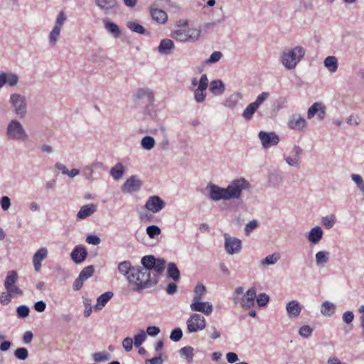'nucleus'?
Here are the masks:
<instances>
[{
  "instance_id": "obj_12",
  "label": "nucleus",
  "mask_w": 364,
  "mask_h": 364,
  "mask_svg": "<svg viewBox=\"0 0 364 364\" xmlns=\"http://www.w3.org/2000/svg\"><path fill=\"white\" fill-rule=\"evenodd\" d=\"M166 205L165 202L158 196H153L148 198L145 203V208L156 213L160 212Z\"/></svg>"
},
{
  "instance_id": "obj_55",
  "label": "nucleus",
  "mask_w": 364,
  "mask_h": 364,
  "mask_svg": "<svg viewBox=\"0 0 364 364\" xmlns=\"http://www.w3.org/2000/svg\"><path fill=\"white\" fill-rule=\"evenodd\" d=\"M16 295V293L2 292L0 294V303L3 305H7L11 302V297Z\"/></svg>"
},
{
  "instance_id": "obj_16",
  "label": "nucleus",
  "mask_w": 364,
  "mask_h": 364,
  "mask_svg": "<svg viewBox=\"0 0 364 364\" xmlns=\"http://www.w3.org/2000/svg\"><path fill=\"white\" fill-rule=\"evenodd\" d=\"M190 307L193 311L202 312L205 315H210L213 311V306L210 302L200 300L193 301Z\"/></svg>"
},
{
  "instance_id": "obj_62",
  "label": "nucleus",
  "mask_w": 364,
  "mask_h": 364,
  "mask_svg": "<svg viewBox=\"0 0 364 364\" xmlns=\"http://www.w3.org/2000/svg\"><path fill=\"white\" fill-rule=\"evenodd\" d=\"M18 77L14 73L7 74L6 83L10 86H14L18 82Z\"/></svg>"
},
{
  "instance_id": "obj_46",
  "label": "nucleus",
  "mask_w": 364,
  "mask_h": 364,
  "mask_svg": "<svg viewBox=\"0 0 364 364\" xmlns=\"http://www.w3.org/2000/svg\"><path fill=\"white\" fill-rule=\"evenodd\" d=\"M321 223L326 229H330L333 228L336 223V216L334 215H331L323 217L321 219Z\"/></svg>"
},
{
  "instance_id": "obj_14",
  "label": "nucleus",
  "mask_w": 364,
  "mask_h": 364,
  "mask_svg": "<svg viewBox=\"0 0 364 364\" xmlns=\"http://www.w3.org/2000/svg\"><path fill=\"white\" fill-rule=\"evenodd\" d=\"M141 186V181L137 179L135 176H132L124 182L122 187V191L124 193H132L139 191Z\"/></svg>"
},
{
  "instance_id": "obj_21",
  "label": "nucleus",
  "mask_w": 364,
  "mask_h": 364,
  "mask_svg": "<svg viewBox=\"0 0 364 364\" xmlns=\"http://www.w3.org/2000/svg\"><path fill=\"white\" fill-rule=\"evenodd\" d=\"M48 250L46 247H41L38 250L33 257V264L36 272H39L41 268L42 261L47 257Z\"/></svg>"
},
{
  "instance_id": "obj_33",
  "label": "nucleus",
  "mask_w": 364,
  "mask_h": 364,
  "mask_svg": "<svg viewBox=\"0 0 364 364\" xmlns=\"http://www.w3.org/2000/svg\"><path fill=\"white\" fill-rule=\"evenodd\" d=\"M104 25L106 30L114 38L119 37L121 35V30L117 24L112 21L105 20Z\"/></svg>"
},
{
  "instance_id": "obj_38",
  "label": "nucleus",
  "mask_w": 364,
  "mask_h": 364,
  "mask_svg": "<svg viewBox=\"0 0 364 364\" xmlns=\"http://www.w3.org/2000/svg\"><path fill=\"white\" fill-rule=\"evenodd\" d=\"M323 64L331 73H335L338 69V60L335 56H328L326 58Z\"/></svg>"
},
{
  "instance_id": "obj_15",
  "label": "nucleus",
  "mask_w": 364,
  "mask_h": 364,
  "mask_svg": "<svg viewBox=\"0 0 364 364\" xmlns=\"http://www.w3.org/2000/svg\"><path fill=\"white\" fill-rule=\"evenodd\" d=\"M87 251L82 245H77L70 253V257L75 264H80L85 260L87 257Z\"/></svg>"
},
{
  "instance_id": "obj_24",
  "label": "nucleus",
  "mask_w": 364,
  "mask_h": 364,
  "mask_svg": "<svg viewBox=\"0 0 364 364\" xmlns=\"http://www.w3.org/2000/svg\"><path fill=\"white\" fill-rule=\"evenodd\" d=\"M175 48L174 43L169 38H164L160 41L158 51L161 55H169Z\"/></svg>"
},
{
  "instance_id": "obj_63",
  "label": "nucleus",
  "mask_w": 364,
  "mask_h": 364,
  "mask_svg": "<svg viewBox=\"0 0 364 364\" xmlns=\"http://www.w3.org/2000/svg\"><path fill=\"white\" fill-rule=\"evenodd\" d=\"M257 221L253 220L250 221L245 226V231L246 235H249L253 230H255L257 227Z\"/></svg>"
},
{
  "instance_id": "obj_1",
  "label": "nucleus",
  "mask_w": 364,
  "mask_h": 364,
  "mask_svg": "<svg viewBox=\"0 0 364 364\" xmlns=\"http://www.w3.org/2000/svg\"><path fill=\"white\" fill-rule=\"evenodd\" d=\"M250 188V183L245 178L234 179L225 188L212 183L207 186L209 198L213 201L240 200L242 191Z\"/></svg>"
},
{
  "instance_id": "obj_22",
  "label": "nucleus",
  "mask_w": 364,
  "mask_h": 364,
  "mask_svg": "<svg viewBox=\"0 0 364 364\" xmlns=\"http://www.w3.org/2000/svg\"><path fill=\"white\" fill-rule=\"evenodd\" d=\"M150 14L151 18L160 24L166 23L168 20V15L165 11L154 6L150 7Z\"/></svg>"
},
{
  "instance_id": "obj_11",
  "label": "nucleus",
  "mask_w": 364,
  "mask_h": 364,
  "mask_svg": "<svg viewBox=\"0 0 364 364\" xmlns=\"http://www.w3.org/2000/svg\"><path fill=\"white\" fill-rule=\"evenodd\" d=\"M208 86L207 75L203 74L199 80L198 87L194 90V99L197 102L200 103L205 100Z\"/></svg>"
},
{
  "instance_id": "obj_54",
  "label": "nucleus",
  "mask_w": 364,
  "mask_h": 364,
  "mask_svg": "<svg viewBox=\"0 0 364 364\" xmlns=\"http://www.w3.org/2000/svg\"><path fill=\"white\" fill-rule=\"evenodd\" d=\"M223 54L220 51H214L209 58L205 60V64H213L217 63L222 58Z\"/></svg>"
},
{
  "instance_id": "obj_44",
  "label": "nucleus",
  "mask_w": 364,
  "mask_h": 364,
  "mask_svg": "<svg viewBox=\"0 0 364 364\" xmlns=\"http://www.w3.org/2000/svg\"><path fill=\"white\" fill-rule=\"evenodd\" d=\"M146 232L151 239H155L161 234V230L159 226L151 225L146 228Z\"/></svg>"
},
{
  "instance_id": "obj_6",
  "label": "nucleus",
  "mask_w": 364,
  "mask_h": 364,
  "mask_svg": "<svg viewBox=\"0 0 364 364\" xmlns=\"http://www.w3.org/2000/svg\"><path fill=\"white\" fill-rule=\"evenodd\" d=\"M140 277L143 282L138 284L136 287H133L134 291L140 293L144 289L150 288L159 282V277L155 274L151 276V272L140 267Z\"/></svg>"
},
{
  "instance_id": "obj_27",
  "label": "nucleus",
  "mask_w": 364,
  "mask_h": 364,
  "mask_svg": "<svg viewBox=\"0 0 364 364\" xmlns=\"http://www.w3.org/2000/svg\"><path fill=\"white\" fill-rule=\"evenodd\" d=\"M258 136L264 149H267L273 146V132L260 131Z\"/></svg>"
},
{
  "instance_id": "obj_5",
  "label": "nucleus",
  "mask_w": 364,
  "mask_h": 364,
  "mask_svg": "<svg viewBox=\"0 0 364 364\" xmlns=\"http://www.w3.org/2000/svg\"><path fill=\"white\" fill-rule=\"evenodd\" d=\"M9 103L17 117L21 119L25 117L27 112V103L24 96L18 93H14L10 96Z\"/></svg>"
},
{
  "instance_id": "obj_50",
  "label": "nucleus",
  "mask_w": 364,
  "mask_h": 364,
  "mask_svg": "<svg viewBox=\"0 0 364 364\" xmlns=\"http://www.w3.org/2000/svg\"><path fill=\"white\" fill-rule=\"evenodd\" d=\"M183 336V331L181 328L177 327L173 328L170 334V339L173 342L179 341Z\"/></svg>"
},
{
  "instance_id": "obj_60",
  "label": "nucleus",
  "mask_w": 364,
  "mask_h": 364,
  "mask_svg": "<svg viewBox=\"0 0 364 364\" xmlns=\"http://www.w3.org/2000/svg\"><path fill=\"white\" fill-rule=\"evenodd\" d=\"M86 242L89 244L97 245L100 243V238L96 235H89L86 237Z\"/></svg>"
},
{
  "instance_id": "obj_20",
  "label": "nucleus",
  "mask_w": 364,
  "mask_h": 364,
  "mask_svg": "<svg viewBox=\"0 0 364 364\" xmlns=\"http://www.w3.org/2000/svg\"><path fill=\"white\" fill-rule=\"evenodd\" d=\"M288 124L291 129L302 131L307 124L306 119L300 114H294L289 119Z\"/></svg>"
},
{
  "instance_id": "obj_13",
  "label": "nucleus",
  "mask_w": 364,
  "mask_h": 364,
  "mask_svg": "<svg viewBox=\"0 0 364 364\" xmlns=\"http://www.w3.org/2000/svg\"><path fill=\"white\" fill-rule=\"evenodd\" d=\"M225 247L226 252L230 255H234L237 253L241 250V240L236 238L232 237L230 235H225Z\"/></svg>"
},
{
  "instance_id": "obj_32",
  "label": "nucleus",
  "mask_w": 364,
  "mask_h": 364,
  "mask_svg": "<svg viewBox=\"0 0 364 364\" xmlns=\"http://www.w3.org/2000/svg\"><path fill=\"white\" fill-rule=\"evenodd\" d=\"M167 277L172 279L174 282H178L180 279V271L174 262H169L167 264Z\"/></svg>"
},
{
  "instance_id": "obj_26",
  "label": "nucleus",
  "mask_w": 364,
  "mask_h": 364,
  "mask_svg": "<svg viewBox=\"0 0 364 364\" xmlns=\"http://www.w3.org/2000/svg\"><path fill=\"white\" fill-rule=\"evenodd\" d=\"M323 232L320 226L311 229L307 236L308 240L312 244H318L323 237Z\"/></svg>"
},
{
  "instance_id": "obj_37",
  "label": "nucleus",
  "mask_w": 364,
  "mask_h": 364,
  "mask_svg": "<svg viewBox=\"0 0 364 364\" xmlns=\"http://www.w3.org/2000/svg\"><path fill=\"white\" fill-rule=\"evenodd\" d=\"M140 267H136V268L132 269V273H131V275L128 277V282L129 284H133L134 287H136L138 286V284L140 282H143L141 280L140 276Z\"/></svg>"
},
{
  "instance_id": "obj_17",
  "label": "nucleus",
  "mask_w": 364,
  "mask_h": 364,
  "mask_svg": "<svg viewBox=\"0 0 364 364\" xmlns=\"http://www.w3.org/2000/svg\"><path fill=\"white\" fill-rule=\"evenodd\" d=\"M256 299V290L255 288L249 289L241 299V306L245 309H249L255 306Z\"/></svg>"
},
{
  "instance_id": "obj_58",
  "label": "nucleus",
  "mask_w": 364,
  "mask_h": 364,
  "mask_svg": "<svg viewBox=\"0 0 364 364\" xmlns=\"http://www.w3.org/2000/svg\"><path fill=\"white\" fill-rule=\"evenodd\" d=\"M145 364H163L162 353H159L152 358L146 359Z\"/></svg>"
},
{
  "instance_id": "obj_29",
  "label": "nucleus",
  "mask_w": 364,
  "mask_h": 364,
  "mask_svg": "<svg viewBox=\"0 0 364 364\" xmlns=\"http://www.w3.org/2000/svg\"><path fill=\"white\" fill-rule=\"evenodd\" d=\"M114 294L112 291H108L100 296H99L97 299V304H95L96 309H102L107 303L113 297Z\"/></svg>"
},
{
  "instance_id": "obj_53",
  "label": "nucleus",
  "mask_w": 364,
  "mask_h": 364,
  "mask_svg": "<svg viewBox=\"0 0 364 364\" xmlns=\"http://www.w3.org/2000/svg\"><path fill=\"white\" fill-rule=\"evenodd\" d=\"M255 300L259 306L263 307L268 303L269 297L265 293H260L258 296L256 295Z\"/></svg>"
},
{
  "instance_id": "obj_10",
  "label": "nucleus",
  "mask_w": 364,
  "mask_h": 364,
  "mask_svg": "<svg viewBox=\"0 0 364 364\" xmlns=\"http://www.w3.org/2000/svg\"><path fill=\"white\" fill-rule=\"evenodd\" d=\"M269 96L268 92H262L258 95L256 100L250 104H249L247 107L245 109L242 113V117L246 120H250L252 118L253 114L255 113L259 105L267 100Z\"/></svg>"
},
{
  "instance_id": "obj_34",
  "label": "nucleus",
  "mask_w": 364,
  "mask_h": 364,
  "mask_svg": "<svg viewBox=\"0 0 364 364\" xmlns=\"http://www.w3.org/2000/svg\"><path fill=\"white\" fill-rule=\"evenodd\" d=\"M225 90V85L220 80H215L210 82V91L215 95L222 94Z\"/></svg>"
},
{
  "instance_id": "obj_64",
  "label": "nucleus",
  "mask_w": 364,
  "mask_h": 364,
  "mask_svg": "<svg viewBox=\"0 0 364 364\" xmlns=\"http://www.w3.org/2000/svg\"><path fill=\"white\" fill-rule=\"evenodd\" d=\"M85 281V280L84 279H82L80 275H78V277L75 279L73 282V289L75 291L80 290L82 288Z\"/></svg>"
},
{
  "instance_id": "obj_19",
  "label": "nucleus",
  "mask_w": 364,
  "mask_h": 364,
  "mask_svg": "<svg viewBox=\"0 0 364 364\" xmlns=\"http://www.w3.org/2000/svg\"><path fill=\"white\" fill-rule=\"evenodd\" d=\"M302 152L301 148L295 145L291 151L292 156L285 158L286 162L291 166L298 167L301 162Z\"/></svg>"
},
{
  "instance_id": "obj_25",
  "label": "nucleus",
  "mask_w": 364,
  "mask_h": 364,
  "mask_svg": "<svg viewBox=\"0 0 364 364\" xmlns=\"http://www.w3.org/2000/svg\"><path fill=\"white\" fill-rule=\"evenodd\" d=\"M96 210L97 205L93 203L85 205L82 207H81V208L77 213V219L80 220L85 219L89 216L92 215V214H94L96 212Z\"/></svg>"
},
{
  "instance_id": "obj_30",
  "label": "nucleus",
  "mask_w": 364,
  "mask_h": 364,
  "mask_svg": "<svg viewBox=\"0 0 364 364\" xmlns=\"http://www.w3.org/2000/svg\"><path fill=\"white\" fill-rule=\"evenodd\" d=\"M136 267L132 266V264L129 261L126 260L119 262L117 269L119 272L121 274L125 276L127 279L128 277H129L131 275V273H132V269Z\"/></svg>"
},
{
  "instance_id": "obj_40",
  "label": "nucleus",
  "mask_w": 364,
  "mask_h": 364,
  "mask_svg": "<svg viewBox=\"0 0 364 364\" xmlns=\"http://www.w3.org/2000/svg\"><path fill=\"white\" fill-rule=\"evenodd\" d=\"M141 146L145 150H151L155 146V139L151 136H145L141 140Z\"/></svg>"
},
{
  "instance_id": "obj_47",
  "label": "nucleus",
  "mask_w": 364,
  "mask_h": 364,
  "mask_svg": "<svg viewBox=\"0 0 364 364\" xmlns=\"http://www.w3.org/2000/svg\"><path fill=\"white\" fill-rule=\"evenodd\" d=\"M146 339V335L144 330H141L140 332L134 336L133 343L136 347H139Z\"/></svg>"
},
{
  "instance_id": "obj_35",
  "label": "nucleus",
  "mask_w": 364,
  "mask_h": 364,
  "mask_svg": "<svg viewBox=\"0 0 364 364\" xmlns=\"http://www.w3.org/2000/svg\"><path fill=\"white\" fill-rule=\"evenodd\" d=\"M330 258V253L328 251H319L315 255L316 263L317 266L323 267Z\"/></svg>"
},
{
  "instance_id": "obj_39",
  "label": "nucleus",
  "mask_w": 364,
  "mask_h": 364,
  "mask_svg": "<svg viewBox=\"0 0 364 364\" xmlns=\"http://www.w3.org/2000/svg\"><path fill=\"white\" fill-rule=\"evenodd\" d=\"M336 306L329 301H324L321 305V312L323 315L331 316L335 313Z\"/></svg>"
},
{
  "instance_id": "obj_28",
  "label": "nucleus",
  "mask_w": 364,
  "mask_h": 364,
  "mask_svg": "<svg viewBox=\"0 0 364 364\" xmlns=\"http://www.w3.org/2000/svg\"><path fill=\"white\" fill-rule=\"evenodd\" d=\"M286 309L290 316L296 317L300 314L302 307L297 301L292 300L287 304Z\"/></svg>"
},
{
  "instance_id": "obj_8",
  "label": "nucleus",
  "mask_w": 364,
  "mask_h": 364,
  "mask_svg": "<svg viewBox=\"0 0 364 364\" xmlns=\"http://www.w3.org/2000/svg\"><path fill=\"white\" fill-rule=\"evenodd\" d=\"M187 330L189 333H196L205 328L206 322L203 316L199 314H193L186 321Z\"/></svg>"
},
{
  "instance_id": "obj_57",
  "label": "nucleus",
  "mask_w": 364,
  "mask_h": 364,
  "mask_svg": "<svg viewBox=\"0 0 364 364\" xmlns=\"http://www.w3.org/2000/svg\"><path fill=\"white\" fill-rule=\"evenodd\" d=\"M133 339L130 337H126L122 341V347L127 352H129L133 348Z\"/></svg>"
},
{
  "instance_id": "obj_42",
  "label": "nucleus",
  "mask_w": 364,
  "mask_h": 364,
  "mask_svg": "<svg viewBox=\"0 0 364 364\" xmlns=\"http://www.w3.org/2000/svg\"><path fill=\"white\" fill-rule=\"evenodd\" d=\"M92 356L94 361L97 363L107 361L111 358V355L106 351L96 352Z\"/></svg>"
},
{
  "instance_id": "obj_9",
  "label": "nucleus",
  "mask_w": 364,
  "mask_h": 364,
  "mask_svg": "<svg viewBox=\"0 0 364 364\" xmlns=\"http://www.w3.org/2000/svg\"><path fill=\"white\" fill-rule=\"evenodd\" d=\"M18 279V274L14 270H11L7 272L4 287L9 293H16V295H22L23 291L16 285Z\"/></svg>"
},
{
  "instance_id": "obj_31",
  "label": "nucleus",
  "mask_w": 364,
  "mask_h": 364,
  "mask_svg": "<svg viewBox=\"0 0 364 364\" xmlns=\"http://www.w3.org/2000/svg\"><path fill=\"white\" fill-rule=\"evenodd\" d=\"M127 26L131 31H132L134 33H136L138 34H141V35H145V36L150 35V33L148 32L145 29V28L142 25L139 23L137 21H129L127 23Z\"/></svg>"
},
{
  "instance_id": "obj_3",
  "label": "nucleus",
  "mask_w": 364,
  "mask_h": 364,
  "mask_svg": "<svg viewBox=\"0 0 364 364\" xmlns=\"http://www.w3.org/2000/svg\"><path fill=\"white\" fill-rule=\"evenodd\" d=\"M200 34V29L196 28H177L171 31V37L181 43H193L199 39Z\"/></svg>"
},
{
  "instance_id": "obj_51",
  "label": "nucleus",
  "mask_w": 364,
  "mask_h": 364,
  "mask_svg": "<svg viewBox=\"0 0 364 364\" xmlns=\"http://www.w3.org/2000/svg\"><path fill=\"white\" fill-rule=\"evenodd\" d=\"M94 267L92 265H89L82 269V270L80 272L79 275L87 280L88 278L91 277L94 273Z\"/></svg>"
},
{
  "instance_id": "obj_2",
  "label": "nucleus",
  "mask_w": 364,
  "mask_h": 364,
  "mask_svg": "<svg viewBox=\"0 0 364 364\" xmlns=\"http://www.w3.org/2000/svg\"><path fill=\"white\" fill-rule=\"evenodd\" d=\"M305 54V48L301 46H297L285 49L281 55L280 61L287 70H291L304 58Z\"/></svg>"
},
{
  "instance_id": "obj_45",
  "label": "nucleus",
  "mask_w": 364,
  "mask_h": 364,
  "mask_svg": "<svg viewBox=\"0 0 364 364\" xmlns=\"http://www.w3.org/2000/svg\"><path fill=\"white\" fill-rule=\"evenodd\" d=\"M61 28L54 26L49 34V43L51 46H55L60 36Z\"/></svg>"
},
{
  "instance_id": "obj_23",
  "label": "nucleus",
  "mask_w": 364,
  "mask_h": 364,
  "mask_svg": "<svg viewBox=\"0 0 364 364\" xmlns=\"http://www.w3.org/2000/svg\"><path fill=\"white\" fill-rule=\"evenodd\" d=\"M95 3L105 14L110 13L117 6V0H95Z\"/></svg>"
},
{
  "instance_id": "obj_49",
  "label": "nucleus",
  "mask_w": 364,
  "mask_h": 364,
  "mask_svg": "<svg viewBox=\"0 0 364 364\" xmlns=\"http://www.w3.org/2000/svg\"><path fill=\"white\" fill-rule=\"evenodd\" d=\"M323 105L321 102H315L308 109L307 112V117L308 119L313 118L315 114L319 112V109H321V106Z\"/></svg>"
},
{
  "instance_id": "obj_59",
  "label": "nucleus",
  "mask_w": 364,
  "mask_h": 364,
  "mask_svg": "<svg viewBox=\"0 0 364 364\" xmlns=\"http://www.w3.org/2000/svg\"><path fill=\"white\" fill-rule=\"evenodd\" d=\"M146 335H149L150 336H156L160 333V328L156 326H149L146 328Z\"/></svg>"
},
{
  "instance_id": "obj_61",
  "label": "nucleus",
  "mask_w": 364,
  "mask_h": 364,
  "mask_svg": "<svg viewBox=\"0 0 364 364\" xmlns=\"http://www.w3.org/2000/svg\"><path fill=\"white\" fill-rule=\"evenodd\" d=\"M0 205L4 210H7L11 205V200L8 196H3L0 199Z\"/></svg>"
},
{
  "instance_id": "obj_7",
  "label": "nucleus",
  "mask_w": 364,
  "mask_h": 364,
  "mask_svg": "<svg viewBox=\"0 0 364 364\" xmlns=\"http://www.w3.org/2000/svg\"><path fill=\"white\" fill-rule=\"evenodd\" d=\"M7 136L13 140H26L27 134L21 124L16 119L11 120L7 127Z\"/></svg>"
},
{
  "instance_id": "obj_52",
  "label": "nucleus",
  "mask_w": 364,
  "mask_h": 364,
  "mask_svg": "<svg viewBox=\"0 0 364 364\" xmlns=\"http://www.w3.org/2000/svg\"><path fill=\"white\" fill-rule=\"evenodd\" d=\"M29 312L30 309L26 305H21L16 309L17 316L20 318H26L29 315Z\"/></svg>"
},
{
  "instance_id": "obj_43",
  "label": "nucleus",
  "mask_w": 364,
  "mask_h": 364,
  "mask_svg": "<svg viewBox=\"0 0 364 364\" xmlns=\"http://www.w3.org/2000/svg\"><path fill=\"white\" fill-rule=\"evenodd\" d=\"M206 292V287L201 283L196 284L194 289L193 301L201 300L203 294Z\"/></svg>"
},
{
  "instance_id": "obj_48",
  "label": "nucleus",
  "mask_w": 364,
  "mask_h": 364,
  "mask_svg": "<svg viewBox=\"0 0 364 364\" xmlns=\"http://www.w3.org/2000/svg\"><path fill=\"white\" fill-rule=\"evenodd\" d=\"M14 356L21 360H25L28 357V350L24 347L18 348L14 351Z\"/></svg>"
},
{
  "instance_id": "obj_56",
  "label": "nucleus",
  "mask_w": 364,
  "mask_h": 364,
  "mask_svg": "<svg viewBox=\"0 0 364 364\" xmlns=\"http://www.w3.org/2000/svg\"><path fill=\"white\" fill-rule=\"evenodd\" d=\"M313 332L312 328L308 325H304L299 328V335L304 338L309 337Z\"/></svg>"
},
{
  "instance_id": "obj_4",
  "label": "nucleus",
  "mask_w": 364,
  "mask_h": 364,
  "mask_svg": "<svg viewBox=\"0 0 364 364\" xmlns=\"http://www.w3.org/2000/svg\"><path fill=\"white\" fill-rule=\"evenodd\" d=\"M141 264L143 269L149 272L154 270V274L159 277L164 271L166 261L163 258H156L154 255H146L141 258Z\"/></svg>"
},
{
  "instance_id": "obj_18",
  "label": "nucleus",
  "mask_w": 364,
  "mask_h": 364,
  "mask_svg": "<svg viewBox=\"0 0 364 364\" xmlns=\"http://www.w3.org/2000/svg\"><path fill=\"white\" fill-rule=\"evenodd\" d=\"M135 97L139 100H143V102L149 105H152L154 102V93L149 89L141 88L136 91Z\"/></svg>"
},
{
  "instance_id": "obj_41",
  "label": "nucleus",
  "mask_w": 364,
  "mask_h": 364,
  "mask_svg": "<svg viewBox=\"0 0 364 364\" xmlns=\"http://www.w3.org/2000/svg\"><path fill=\"white\" fill-rule=\"evenodd\" d=\"M180 355L184 357L188 362H191L193 358V348L189 346L183 347L179 350Z\"/></svg>"
},
{
  "instance_id": "obj_36",
  "label": "nucleus",
  "mask_w": 364,
  "mask_h": 364,
  "mask_svg": "<svg viewBox=\"0 0 364 364\" xmlns=\"http://www.w3.org/2000/svg\"><path fill=\"white\" fill-rule=\"evenodd\" d=\"M124 173V167L121 163H117L110 170V175L114 180L120 179Z\"/></svg>"
}]
</instances>
